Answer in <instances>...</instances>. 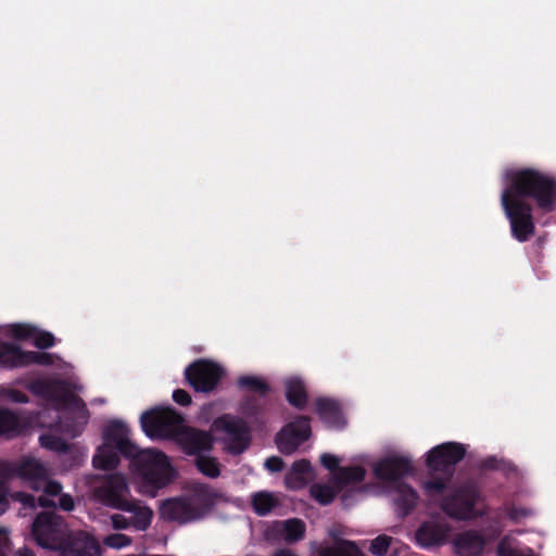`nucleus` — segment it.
Returning <instances> with one entry per match:
<instances>
[{"instance_id":"4c0bfd02","label":"nucleus","mask_w":556,"mask_h":556,"mask_svg":"<svg viewBox=\"0 0 556 556\" xmlns=\"http://www.w3.org/2000/svg\"><path fill=\"white\" fill-rule=\"evenodd\" d=\"M33 340V344L41 350L52 348L55 344V338L51 332L38 330L37 328Z\"/></svg>"},{"instance_id":"a878e982","label":"nucleus","mask_w":556,"mask_h":556,"mask_svg":"<svg viewBox=\"0 0 556 556\" xmlns=\"http://www.w3.org/2000/svg\"><path fill=\"white\" fill-rule=\"evenodd\" d=\"M318 556H365L364 553L350 541H339L333 546L320 547Z\"/></svg>"},{"instance_id":"8fccbe9b","label":"nucleus","mask_w":556,"mask_h":556,"mask_svg":"<svg viewBox=\"0 0 556 556\" xmlns=\"http://www.w3.org/2000/svg\"><path fill=\"white\" fill-rule=\"evenodd\" d=\"M31 521H55L51 514L49 513H40L36 517L33 518Z\"/></svg>"},{"instance_id":"9d476101","label":"nucleus","mask_w":556,"mask_h":556,"mask_svg":"<svg viewBox=\"0 0 556 556\" xmlns=\"http://www.w3.org/2000/svg\"><path fill=\"white\" fill-rule=\"evenodd\" d=\"M212 428L225 434L226 450L232 455L242 454L251 444V428L243 418L223 414L213 421Z\"/></svg>"},{"instance_id":"5fc2aeb1","label":"nucleus","mask_w":556,"mask_h":556,"mask_svg":"<svg viewBox=\"0 0 556 556\" xmlns=\"http://www.w3.org/2000/svg\"><path fill=\"white\" fill-rule=\"evenodd\" d=\"M127 525H128V523H122V522H118V523H114V528H115L116 530H121V529L126 528V526H127Z\"/></svg>"},{"instance_id":"1a4fd4ad","label":"nucleus","mask_w":556,"mask_h":556,"mask_svg":"<svg viewBox=\"0 0 556 556\" xmlns=\"http://www.w3.org/2000/svg\"><path fill=\"white\" fill-rule=\"evenodd\" d=\"M184 418L172 407H155L140 417L143 432L151 439H173L181 429Z\"/></svg>"},{"instance_id":"5701e85b","label":"nucleus","mask_w":556,"mask_h":556,"mask_svg":"<svg viewBox=\"0 0 556 556\" xmlns=\"http://www.w3.org/2000/svg\"><path fill=\"white\" fill-rule=\"evenodd\" d=\"M454 547L459 556H478L483 548V540L475 532H465L456 536Z\"/></svg>"},{"instance_id":"4be33fe9","label":"nucleus","mask_w":556,"mask_h":556,"mask_svg":"<svg viewBox=\"0 0 556 556\" xmlns=\"http://www.w3.org/2000/svg\"><path fill=\"white\" fill-rule=\"evenodd\" d=\"M286 399L296 409H304L308 403V394L305 383L298 377L288 378L285 381Z\"/></svg>"},{"instance_id":"a19ab883","label":"nucleus","mask_w":556,"mask_h":556,"mask_svg":"<svg viewBox=\"0 0 556 556\" xmlns=\"http://www.w3.org/2000/svg\"><path fill=\"white\" fill-rule=\"evenodd\" d=\"M43 489L45 496H56L60 495L62 492V484L54 480H49V476L47 477V480L45 482L40 483V489Z\"/></svg>"},{"instance_id":"49530a36","label":"nucleus","mask_w":556,"mask_h":556,"mask_svg":"<svg viewBox=\"0 0 556 556\" xmlns=\"http://www.w3.org/2000/svg\"><path fill=\"white\" fill-rule=\"evenodd\" d=\"M359 494H361V491H355V490H346L345 492H343V494L341 496V502H342L343 506L344 507L352 506L354 503V497Z\"/></svg>"},{"instance_id":"f257e3e1","label":"nucleus","mask_w":556,"mask_h":556,"mask_svg":"<svg viewBox=\"0 0 556 556\" xmlns=\"http://www.w3.org/2000/svg\"><path fill=\"white\" fill-rule=\"evenodd\" d=\"M128 428L121 421L109 424L104 431L105 444L100 446L92 458L97 469L113 470L119 465V455L132 459V466L141 477L142 485L149 493L166 486L174 478L168 457L160 451H139L128 439Z\"/></svg>"},{"instance_id":"f3484780","label":"nucleus","mask_w":556,"mask_h":556,"mask_svg":"<svg viewBox=\"0 0 556 556\" xmlns=\"http://www.w3.org/2000/svg\"><path fill=\"white\" fill-rule=\"evenodd\" d=\"M66 556H102V548L93 536L85 532L71 534L66 552Z\"/></svg>"},{"instance_id":"37998d69","label":"nucleus","mask_w":556,"mask_h":556,"mask_svg":"<svg viewBox=\"0 0 556 556\" xmlns=\"http://www.w3.org/2000/svg\"><path fill=\"white\" fill-rule=\"evenodd\" d=\"M285 463L279 456H270L265 460V468L270 472H279L283 469Z\"/></svg>"},{"instance_id":"4468645a","label":"nucleus","mask_w":556,"mask_h":556,"mask_svg":"<svg viewBox=\"0 0 556 556\" xmlns=\"http://www.w3.org/2000/svg\"><path fill=\"white\" fill-rule=\"evenodd\" d=\"M312 434L311 418L300 415L285 425L276 434L275 442L285 455L294 453Z\"/></svg>"},{"instance_id":"f03ea898","label":"nucleus","mask_w":556,"mask_h":556,"mask_svg":"<svg viewBox=\"0 0 556 556\" xmlns=\"http://www.w3.org/2000/svg\"><path fill=\"white\" fill-rule=\"evenodd\" d=\"M27 389L65 412L54 425L56 430L71 438L81 434L89 420V410L83 399L72 392L64 380L36 379L28 383Z\"/></svg>"},{"instance_id":"c9c22d12","label":"nucleus","mask_w":556,"mask_h":556,"mask_svg":"<svg viewBox=\"0 0 556 556\" xmlns=\"http://www.w3.org/2000/svg\"><path fill=\"white\" fill-rule=\"evenodd\" d=\"M283 529V540L287 542H295L303 538L305 528L304 523H280Z\"/></svg>"},{"instance_id":"ddd939ff","label":"nucleus","mask_w":556,"mask_h":556,"mask_svg":"<svg viewBox=\"0 0 556 556\" xmlns=\"http://www.w3.org/2000/svg\"><path fill=\"white\" fill-rule=\"evenodd\" d=\"M225 369L217 363L200 358L188 365L185 378L195 392L210 393L214 391L223 377Z\"/></svg>"},{"instance_id":"a211bd4d","label":"nucleus","mask_w":556,"mask_h":556,"mask_svg":"<svg viewBox=\"0 0 556 556\" xmlns=\"http://www.w3.org/2000/svg\"><path fill=\"white\" fill-rule=\"evenodd\" d=\"M315 410L319 419L329 428H343L345 421L342 409L336 400L329 397H317L315 401Z\"/></svg>"},{"instance_id":"0eeeda50","label":"nucleus","mask_w":556,"mask_h":556,"mask_svg":"<svg viewBox=\"0 0 556 556\" xmlns=\"http://www.w3.org/2000/svg\"><path fill=\"white\" fill-rule=\"evenodd\" d=\"M214 506L213 495L199 488L187 497L168 498L160 506L163 521H194L203 518Z\"/></svg>"},{"instance_id":"6ab92c4d","label":"nucleus","mask_w":556,"mask_h":556,"mask_svg":"<svg viewBox=\"0 0 556 556\" xmlns=\"http://www.w3.org/2000/svg\"><path fill=\"white\" fill-rule=\"evenodd\" d=\"M14 473L28 481L35 490L40 489V483L48 477V470L39 460L34 458L22 459L14 468Z\"/></svg>"},{"instance_id":"6e6552de","label":"nucleus","mask_w":556,"mask_h":556,"mask_svg":"<svg viewBox=\"0 0 556 556\" xmlns=\"http://www.w3.org/2000/svg\"><path fill=\"white\" fill-rule=\"evenodd\" d=\"M501 203L509 222L511 237L518 242L529 241L535 233L532 205L515 199L508 192H502Z\"/></svg>"},{"instance_id":"58836bf2","label":"nucleus","mask_w":556,"mask_h":556,"mask_svg":"<svg viewBox=\"0 0 556 556\" xmlns=\"http://www.w3.org/2000/svg\"><path fill=\"white\" fill-rule=\"evenodd\" d=\"M392 539L388 535H379L370 542L369 551L377 556H382L387 553Z\"/></svg>"},{"instance_id":"412c9836","label":"nucleus","mask_w":556,"mask_h":556,"mask_svg":"<svg viewBox=\"0 0 556 556\" xmlns=\"http://www.w3.org/2000/svg\"><path fill=\"white\" fill-rule=\"evenodd\" d=\"M313 478V467L309 460L300 459L292 464L285 477V483L290 490H300L307 485Z\"/></svg>"},{"instance_id":"09e8293b","label":"nucleus","mask_w":556,"mask_h":556,"mask_svg":"<svg viewBox=\"0 0 556 556\" xmlns=\"http://www.w3.org/2000/svg\"><path fill=\"white\" fill-rule=\"evenodd\" d=\"M9 543L8 531L4 528H0V556H4V548Z\"/></svg>"},{"instance_id":"c756f323","label":"nucleus","mask_w":556,"mask_h":556,"mask_svg":"<svg viewBox=\"0 0 556 556\" xmlns=\"http://www.w3.org/2000/svg\"><path fill=\"white\" fill-rule=\"evenodd\" d=\"M339 492L338 486L329 484L315 483L309 488L311 496L320 505L330 504Z\"/></svg>"},{"instance_id":"603ef678","label":"nucleus","mask_w":556,"mask_h":556,"mask_svg":"<svg viewBox=\"0 0 556 556\" xmlns=\"http://www.w3.org/2000/svg\"><path fill=\"white\" fill-rule=\"evenodd\" d=\"M16 556H35V553L27 546L18 548L15 553Z\"/></svg>"},{"instance_id":"a18cd8bd","label":"nucleus","mask_w":556,"mask_h":556,"mask_svg":"<svg viewBox=\"0 0 556 556\" xmlns=\"http://www.w3.org/2000/svg\"><path fill=\"white\" fill-rule=\"evenodd\" d=\"M8 397L12 402L20 403V404L28 403V401H29L28 395L26 393H24L21 390H16V389L9 390Z\"/></svg>"},{"instance_id":"72a5a7b5","label":"nucleus","mask_w":556,"mask_h":556,"mask_svg":"<svg viewBox=\"0 0 556 556\" xmlns=\"http://www.w3.org/2000/svg\"><path fill=\"white\" fill-rule=\"evenodd\" d=\"M38 504L40 507H59L64 511H71L74 509V500L70 494H60L59 502L55 504L53 500H49L45 495L38 497Z\"/></svg>"},{"instance_id":"bb28decb","label":"nucleus","mask_w":556,"mask_h":556,"mask_svg":"<svg viewBox=\"0 0 556 556\" xmlns=\"http://www.w3.org/2000/svg\"><path fill=\"white\" fill-rule=\"evenodd\" d=\"M480 471L483 470H495L500 471L506 477H509L511 475L517 473L516 466L504 458H497L496 456H488L486 458L482 459L478 466Z\"/></svg>"},{"instance_id":"dca6fc26","label":"nucleus","mask_w":556,"mask_h":556,"mask_svg":"<svg viewBox=\"0 0 556 556\" xmlns=\"http://www.w3.org/2000/svg\"><path fill=\"white\" fill-rule=\"evenodd\" d=\"M179 440L188 455H202V452L211 451L213 438L210 432L181 426Z\"/></svg>"},{"instance_id":"b1692460","label":"nucleus","mask_w":556,"mask_h":556,"mask_svg":"<svg viewBox=\"0 0 556 556\" xmlns=\"http://www.w3.org/2000/svg\"><path fill=\"white\" fill-rule=\"evenodd\" d=\"M365 476L366 471L362 466L341 467L338 472L334 473L333 482L334 485L342 491L344 486L363 482Z\"/></svg>"},{"instance_id":"864d4df0","label":"nucleus","mask_w":556,"mask_h":556,"mask_svg":"<svg viewBox=\"0 0 556 556\" xmlns=\"http://www.w3.org/2000/svg\"><path fill=\"white\" fill-rule=\"evenodd\" d=\"M274 556H298V555L294 554L293 552H291L290 549H281V551L277 552Z\"/></svg>"},{"instance_id":"e433bc0d","label":"nucleus","mask_w":556,"mask_h":556,"mask_svg":"<svg viewBox=\"0 0 556 556\" xmlns=\"http://www.w3.org/2000/svg\"><path fill=\"white\" fill-rule=\"evenodd\" d=\"M10 333L15 340H28L35 336L36 327L27 324H14L10 328Z\"/></svg>"},{"instance_id":"39448f33","label":"nucleus","mask_w":556,"mask_h":556,"mask_svg":"<svg viewBox=\"0 0 556 556\" xmlns=\"http://www.w3.org/2000/svg\"><path fill=\"white\" fill-rule=\"evenodd\" d=\"M129 488L127 480L122 473L109 475L103 484L98 488L97 494L106 505L130 513L129 519H126L119 514L110 516V521H151L153 518V510L143 505L140 501L128 498Z\"/></svg>"},{"instance_id":"f8f14e48","label":"nucleus","mask_w":556,"mask_h":556,"mask_svg":"<svg viewBox=\"0 0 556 556\" xmlns=\"http://www.w3.org/2000/svg\"><path fill=\"white\" fill-rule=\"evenodd\" d=\"M479 501V490L477 486L468 484L444 497L442 509L458 521H469L480 515V510L476 508Z\"/></svg>"},{"instance_id":"7c9ffc66","label":"nucleus","mask_w":556,"mask_h":556,"mask_svg":"<svg viewBox=\"0 0 556 556\" xmlns=\"http://www.w3.org/2000/svg\"><path fill=\"white\" fill-rule=\"evenodd\" d=\"M197 469L206 477L217 478L220 475L219 463L215 457L198 455L195 458Z\"/></svg>"},{"instance_id":"aec40b11","label":"nucleus","mask_w":556,"mask_h":556,"mask_svg":"<svg viewBox=\"0 0 556 556\" xmlns=\"http://www.w3.org/2000/svg\"><path fill=\"white\" fill-rule=\"evenodd\" d=\"M451 529L447 523H422L416 531L417 542L425 547L445 542Z\"/></svg>"},{"instance_id":"2eb2a0df","label":"nucleus","mask_w":556,"mask_h":556,"mask_svg":"<svg viewBox=\"0 0 556 556\" xmlns=\"http://www.w3.org/2000/svg\"><path fill=\"white\" fill-rule=\"evenodd\" d=\"M71 534L65 523H31V536L42 548L64 553Z\"/></svg>"},{"instance_id":"2f4dec72","label":"nucleus","mask_w":556,"mask_h":556,"mask_svg":"<svg viewBox=\"0 0 556 556\" xmlns=\"http://www.w3.org/2000/svg\"><path fill=\"white\" fill-rule=\"evenodd\" d=\"M39 442L42 447L58 453H67L71 448V445L64 439L51 433L41 434Z\"/></svg>"},{"instance_id":"cd10ccee","label":"nucleus","mask_w":556,"mask_h":556,"mask_svg":"<svg viewBox=\"0 0 556 556\" xmlns=\"http://www.w3.org/2000/svg\"><path fill=\"white\" fill-rule=\"evenodd\" d=\"M239 412L249 419H257L264 412L261 400L254 395H244L239 404Z\"/></svg>"},{"instance_id":"4d7b16f0","label":"nucleus","mask_w":556,"mask_h":556,"mask_svg":"<svg viewBox=\"0 0 556 556\" xmlns=\"http://www.w3.org/2000/svg\"><path fill=\"white\" fill-rule=\"evenodd\" d=\"M286 521H292V522H295V521H302L301 519L299 518H289L287 519Z\"/></svg>"},{"instance_id":"c03bdc74","label":"nucleus","mask_w":556,"mask_h":556,"mask_svg":"<svg viewBox=\"0 0 556 556\" xmlns=\"http://www.w3.org/2000/svg\"><path fill=\"white\" fill-rule=\"evenodd\" d=\"M173 400L181 406H188L191 404V395L184 389H176L173 392Z\"/></svg>"},{"instance_id":"9b49d317","label":"nucleus","mask_w":556,"mask_h":556,"mask_svg":"<svg viewBox=\"0 0 556 556\" xmlns=\"http://www.w3.org/2000/svg\"><path fill=\"white\" fill-rule=\"evenodd\" d=\"M60 359L53 353L24 351L20 345L0 340V367L5 369L23 368L36 364L52 366Z\"/></svg>"},{"instance_id":"6e6d98bb","label":"nucleus","mask_w":556,"mask_h":556,"mask_svg":"<svg viewBox=\"0 0 556 556\" xmlns=\"http://www.w3.org/2000/svg\"><path fill=\"white\" fill-rule=\"evenodd\" d=\"M138 525H139V527H137V529H138V530H146V529H147V527H146V526H147L148 523H138Z\"/></svg>"},{"instance_id":"20e7f679","label":"nucleus","mask_w":556,"mask_h":556,"mask_svg":"<svg viewBox=\"0 0 556 556\" xmlns=\"http://www.w3.org/2000/svg\"><path fill=\"white\" fill-rule=\"evenodd\" d=\"M414 470L412 460L405 456H388L376 463L374 473L376 478L386 483H392L395 488L393 498L396 516L405 518L417 504L418 494L402 478L410 475Z\"/></svg>"},{"instance_id":"3c124183","label":"nucleus","mask_w":556,"mask_h":556,"mask_svg":"<svg viewBox=\"0 0 556 556\" xmlns=\"http://www.w3.org/2000/svg\"><path fill=\"white\" fill-rule=\"evenodd\" d=\"M23 502L25 506H28L30 508L36 507V497L28 494H23Z\"/></svg>"},{"instance_id":"f704fd0d","label":"nucleus","mask_w":556,"mask_h":556,"mask_svg":"<svg viewBox=\"0 0 556 556\" xmlns=\"http://www.w3.org/2000/svg\"><path fill=\"white\" fill-rule=\"evenodd\" d=\"M507 516L511 521H519L520 519L535 518V510L531 507L521 504H510L506 508Z\"/></svg>"},{"instance_id":"423d86ee","label":"nucleus","mask_w":556,"mask_h":556,"mask_svg":"<svg viewBox=\"0 0 556 556\" xmlns=\"http://www.w3.org/2000/svg\"><path fill=\"white\" fill-rule=\"evenodd\" d=\"M466 446L458 442H445L428 452L426 465L431 478L424 482L428 494H441L451 481L455 465L464 459Z\"/></svg>"},{"instance_id":"473e14b6","label":"nucleus","mask_w":556,"mask_h":556,"mask_svg":"<svg viewBox=\"0 0 556 556\" xmlns=\"http://www.w3.org/2000/svg\"><path fill=\"white\" fill-rule=\"evenodd\" d=\"M18 426L20 421L14 413L0 408V435L16 433Z\"/></svg>"},{"instance_id":"de8ad7c7","label":"nucleus","mask_w":556,"mask_h":556,"mask_svg":"<svg viewBox=\"0 0 556 556\" xmlns=\"http://www.w3.org/2000/svg\"><path fill=\"white\" fill-rule=\"evenodd\" d=\"M9 507V500L3 486V482L0 479V515H2Z\"/></svg>"},{"instance_id":"7ed1b4c3","label":"nucleus","mask_w":556,"mask_h":556,"mask_svg":"<svg viewBox=\"0 0 556 556\" xmlns=\"http://www.w3.org/2000/svg\"><path fill=\"white\" fill-rule=\"evenodd\" d=\"M503 192L515 199H531L545 213L555 210L556 179L534 168H522L511 174L510 184Z\"/></svg>"},{"instance_id":"c85d7f7f","label":"nucleus","mask_w":556,"mask_h":556,"mask_svg":"<svg viewBox=\"0 0 556 556\" xmlns=\"http://www.w3.org/2000/svg\"><path fill=\"white\" fill-rule=\"evenodd\" d=\"M277 504V498L269 492H257L252 496L253 509L260 516L267 515Z\"/></svg>"},{"instance_id":"393cba45","label":"nucleus","mask_w":556,"mask_h":556,"mask_svg":"<svg viewBox=\"0 0 556 556\" xmlns=\"http://www.w3.org/2000/svg\"><path fill=\"white\" fill-rule=\"evenodd\" d=\"M237 387L240 390L255 393L260 397L266 396L270 391L269 384L263 378L252 375L240 376L237 379Z\"/></svg>"},{"instance_id":"ea45409f","label":"nucleus","mask_w":556,"mask_h":556,"mask_svg":"<svg viewBox=\"0 0 556 556\" xmlns=\"http://www.w3.org/2000/svg\"><path fill=\"white\" fill-rule=\"evenodd\" d=\"M104 544L109 547L121 548L131 543V539L122 533L110 534L104 539Z\"/></svg>"},{"instance_id":"79ce46f5","label":"nucleus","mask_w":556,"mask_h":556,"mask_svg":"<svg viewBox=\"0 0 556 556\" xmlns=\"http://www.w3.org/2000/svg\"><path fill=\"white\" fill-rule=\"evenodd\" d=\"M321 465L331 472H338L340 459L336 455L325 453L320 456Z\"/></svg>"}]
</instances>
